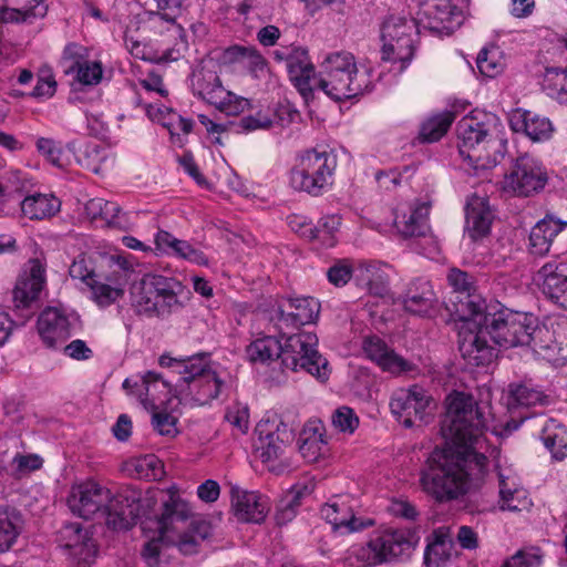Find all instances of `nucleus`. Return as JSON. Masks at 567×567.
Segmentation results:
<instances>
[{
	"mask_svg": "<svg viewBox=\"0 0 567 567\" xmlns=\"http://www.w3.org/2000/svg\"><path fill=\"white\" fill-rule=\"evenodd\" d=\"M485 427V417L474 398L454 392L447 398V411L441 433L446 447L434 450L422 470V489L439 503L465 495L484 476L487 458L476 452Z\"/></svg>",
	"mask_w": 567,
	"mask_h": 567,
	"instance_id": "f257e3e1",
	"label": "nucleus"
},
{
	"mask_svg": "<svg viewBox=\"0 0 567 567\" xmlns=\"http://www.w3.org/2000/svg\"><path fill=\"white\" fill-rule=\"evenodd\" d=\"M466 301L472 318L460 332L458 350L471 367L488 365L501 348L523 347V336L529 329L534 317L524 312H514L499 302L486 303L485 300Z\"/></svg>",
	"mask_w": 567,
	"mask_h": 567,
	"instance_id": "f03ea898",
	"label": "nucleus"
},
{
	"mask_svg": "<svg viewBox=\"0 0 567 567\" xmlns=\"http://www.w3.org/2000/svg\"><path fill=\"white\" fill-rule=\"evenodd\" d=\"M289 79L305 100L315 90L322 91L334 101H343L363 93L367 81L359 74L355 59L350 52H333L323 59L319 73L309 60L308 51L295 49L287 58Z\"/></svg>",
	"mask_w": 567,
	"mask_h": 567,
	"instance_id": "7ed1b4c3",
	"label": "nucleus"
},
{
	"mask_svg": "<svg viewBox=\"0 0 567 567\" xmlns=\"http://www.w3.org/2000/svg\"><path fill=\"white\" fill-rule=\"evenodd\" d=\"M166 494L167 499L163 502V512L157 519L158 537L146 542L141 551L148 567H161L169 547L185 556L195 555L212 536V525L204 519H194L186 527L179 526L190 516V507L181 497L177 486L168 487Z\"/></svg>",
	"mask_w": 567,
	"mask_h": 567,
	"instance_id": "20e7f679",
	"label": "nucleus"
},
{
	"mask_svg": "<svg viewBox=\"0 0 567 567\" xmlns=\"http://www.w3.org/2000/svg\"><path fill=\"white\" fill-rule=\"evenodd\" d=\"M497 115L474 110L457 123L458 152L475 172L495 167L505 155L506 141Z\"/></svg>",
	"mask_w": 567,
	"mask_h": 567,
	"instance_id": "39448f33",
	"label": "nucleus"
},
{
	"mask_svg": "<svg viewBox=\"0 0 567 567\" xmlns=\"http://www.w3.org/2000/svg\"><path fill=\"white\" fill-rule=\"evenodd\" d=\"M161 367L169 368L179 379L176 386L187 392L198 405H204L218 398L224 380L212 368L206 355L176 359L163 354L158 359Z\"/></svg>",
	"mask_w": 567,
	"mask_h": 567,
	"instance_id": "423d86ee",
	"label": "nucleus"
},
{
	"mask_svg": "<svg viewBox=\"0 0 567 567\" xmlns=\"http://www.w3.org/2000/svg\"><path fill=\"white\" fill-rule=\"evenodd\" d=\"M338 156L333 151L310 148L296 157L289 183L297 192L320 196L333 184Z\"/></svg>",
	"mask_w": 567,
	"mask_h": 567,
	"instance_id": "0eeeda50",
	"label": "nucleus"
},
{
	"mask_svg": "<svg viewBox=\"0 0 567 567\" xmlns=\"http://www.w3.org/2000/svg\"><path fill=\"white\" fill-rule=\"evenodd\" d=\"M421 28L416 17L386 16L380 28L382 61L399 64V71L405 70L414 58Z\"/></svg>",
	"mask_w": 567,
	"mask_h": 567,
	"instance_id": "6e6552de",
	"label": "nucleus"
},
{
	"mask_svg": "<svg viewBox=\"0 0 567 567\" xmlns=\"http://www.w3.org/2000/svg\"><path fill=\"white\" fill-rule=\"evenodd\" d=\"M411 545L410 536L404 530H378L368 543L351 546L343 560L349 566H377L402 556L410 550Z\"/></svg>",
	"mask_w": 567,
	"mask_h": 567,
	"instance_id": "1a4fd4ad",
	"label": "nucleus"
},
{
	"mask_svg": "<svg viewBox=\"0 0 567 567\" xmlns=\"http://www.w3.org/2000/svg\"><path fill=\"white\" fill-rule=\"evenodd\" d=\"M179 287L173 278L147 274L132 288V306L138 315L147 317L168 315L179 305Z\"/></svg>",
	"mask_w": 567,
	"mask_h": 567,
	"instance_id": "9d476101",
	"label": "nucleus"
},
{
	"mask_svg": "<svg viewBox=\"0 0 567 567\" xmlns=\"http://www.w3.org/2000/svg\"><path fill=\"white\" fill-rule=\"evenodd\" d=\"M282 368L291 372H305L324 383L329 380V361L318 350V338L311 332L289 336L284 343Z\"/></svg>",
	"mask_w": 567,
	"mask_h": 567,
	"instance_id": "9b49d317",
	"label": "nucleus"
},
{
	"mask_svg": "<svg viewBox=\"0 0 567 567\" xmlns=\"http://www.w3.org/2000/svg\"><path fill=\"white\" fill-rule=\"evenodd\" d=\"M524 346L548 361H567V317L547 318L542 323L529 321V329L523 336Z\"/></svg>",
	"mask_w": 567,
	"mask_h": 567,
	"instance_id": "f8f14e48",
	"label": "nucleus"
},
{
	"mask_svg": "<svg viewBox=\"0 0 567 567\" xmlns=\"http://www.w3.org/2000/svg\"><path fill=\"white\" fill-rule=\"evenodd\" d=\"M215 69L216 64L209 61L193 72V93L227 115H237L244 112L248 101L226 90Z\"/></svg>",
	"mask_w": 567,
	"mask_h": 567,
	"instance_id": "ddd939ff",
	"label": "nucleus"
},
{
	"mask_svg": "<svg viewBox=\"0 0 567 567\" xmlns=\"http://www.w3.org/2000/svg\"><path fill=\"white\" fill-rule=\"evenodd\" d=\"M549 181L545 165L536 157L524 154L513 163L502 182V188L517 197H529L540 193Z\"/></svg>",
	"mask_w": 567,
	"mask_h": 567,
	"instance_id": "4468645a",
	"label": "nucleus"
},
{
	"mask_svg": "<svg viewBox=\"0 0 567 567\" xmlns=\"http://www.w3.org/2000/svg\"><path fill=\"white\" fill-rule=\"evenodd\" d=\"M45 264L39 258L30 259L20 274L13 289L17 324H24L33 316V303L45 287Z\"/></svg>",
	"mask_w": 567,
	"mask_h": 567,
	"instance_id": "2eb2a0df",
	"label": "nucleus"
},
{
	"mask_svg": "<svg viewBox=\"0 0 567 567\" xmlns=\"http://www.w3.org/2000/svg\"><path fill=\"white\" fill-rule=\"evenodd\" d=\"M255 433V454L265 464L280 460L295 437L293 430L276 415L260 420Z\"/></svg>",
	"mask_w": 567,
	"mask_h": 567,
	"instance_id": "dca6fc26",
	"label": "nucleus"
},
{
	"mask_svg": "<svg viewBox=\"0 0 567 567\" xmlns=\"http://www.w3.org/2000/svg\"><path fill=\"white\" fill-rule=\"evenodd\" d=\"M320 311L315 298H282L270 312V321L282 336L301 326L313 322Z\"/></svg>",
	"mask_w": 567,
	"mask_h": 567,
	"instance_id": "f3484780",
	"label": "nucleus"
},
{
	"mask_svg": "<svg viewBox=\"0 0 567 567\" xmlns=\"http://www.w3.org/2000/svg\"><path fill=\"white\" fill-rule=\"evenodd\" d=\"M432 399L420 385L401 388L392 393L390 409L396 420L405 427H412L425 421L430 414Z\"/></svg>",
	"mask_w": 567,
	"mask_h": 567,
	"instance_id": "a211bd4d",
	"label": "nucleus"
},
{
	"mask_svg": "<svg viewBox=\"0 0 567 567\" xmlns=\"http://www.w3.org/2000/svg\"><path fill=\"white\" fill-rule=\"evenodd\" d=\"M111 491L97 482L85 481L72 486L68 496L70 511L84 519L100 515L105 518Z\"/></svg>",
	"mask_w": 567,
	"mask_h": 567,
	"instance_id": "6ab92c4d",
	"label": "nucleus"
},
{
	"mask_svg": "<svg viewBox=\"0 0 567 567\" xmlns=\"http://www.w3.org/2000/svg\"><path fill=\"white\" fill-rule=\"evenodd\" d=\"M416 19L423 29L451 34L463 23V13L451 0H425L420 3Z\"/></svg>",
	"mask_w": 567,
	"mask_h": 567,
	"instance_id": "aec40b11",
	"label": "nucleus"
},
{
	"mask_svg": "<svg viewBox=\"0 0 567 567\" xmlns=\"http://www.w3.org/2000/svg\"><path fill=\"white\" fill-rule=\"evenodd\" d=\"M141 491L124 486L116 494L111 492L106 507L105 523L113 529H128L141 517Z\"/></svg>",
	"mask_w": 567,
	"mask_h": 567,
	"instance_id": "412c9836",
	"label": "nucleus"
},
{
	"mask_svg": "<svg viewBox=\"0 0 567 567\" xmlns=\"http://www.w3.org/2000/svg\"><path fill=\"white\" fill-rule=\"evenodd\" d=\"M357 501L349 495L336 496L321 507L320 514L333 530L351 534L373 525L372 519H362L354 514Z\"/></svg>",
	"mask_w": 567,
	"mask_h": 567,
	"instance_id": "4be33fe9",
	"label": "nucleus"
},
{
	"mask_svg": "<svg viewBox=\"0 0 567 567\" xmlns=\"http://www.w3.org/2000/svg\"><path fill=\"white\" fill-rule=\"evenodd\" d=\"M58 542L81 567H89L97 553L89 532L80 523H66L58 532Z\"/></svg>",
	"mask_w": 567,
	"mask_h": 567,
	"instance_id": "5701e85b",
	"label": "nucleus"
},
{
	"mask_svg": "<svg viewBox=\"0 0 567 567\" xmlns=\"http://www.w3.org/2000/svg\"><path fill=\"white\" fill-rule=\"evenodd\" d=\"M362 349L365 355L375 362L382 371L392 375L409 374L417 371L415 363L398 354L377 336L367 337L363 340Z\"/></svg>",
	"mask_w": 567,
	"mask_h": 567,
	"instance_id": "b1692460",
	"label": "nucleus"
},
{
	"mask_svg": "<svg viewBox=\"0 0 567 567\" xmlns=\"http://www.w3.org/2000/svg\"><path fill=\"white\" fill-rule=\"evenodd\" d=\"M430 208L431 204L427 202H415L406 209L398 207L393 220L398 234L403 238L426 237L431 231Z\"/></svg>",
	"mask_w": 567,
	"mask_h": 567,
	"instance_id": "393cba45",
	"label": "nucleus"
},
{
	"mask_svg": "<svg viewBox=\"0 0 567 567\" xmlns=\"http://www.w3.org/2000/svg\"><path fill=\"white\" fill-rule=\"evenodd\" d=\"M499 507L502 511L520 512L528 509L532 501L522 486L519 477L511 467H497Z\"/></svg>",
	"mask_w": 567,
	"mask_h": 567,
	"instance_id": "a878e982",
	"label": "nucleus"
},
{
	"mask_svg": "<svg viewBox=\"0 0 567 567\" xmlns=\"http://www.w3.org/2000/svg\"><path fill=\"white\" fill-rule=\"evenodd\" d=\"M231 505L235 516L245 523L260 524L270 511V502L267 496L238 487H231Z\"/></svg>",
	"mask_w": 567,
	"mask_h": 567,
	"instance_id": "bb28decb",
	"label": "nucleus"
},
{
	"mask_svg": "<svg viewBox=\"0 0 567 567\" xmlns=\"http://www.w3.org/2000/svg\"><path fill=\"white\" fill-rule=\"evenodd\" d=\"M115 261L118 270L113 271L104 281L94 279L89 286L92 291V299L102 308L109 307L124 295L130 265L121 257H117Z\"/></svg>",
	"mask_w": 567,
	"mask_h": 567,
	"instance_id": "cd10ccee",
	"label": "nucleus"
},
{
	"mask_svg": "<svg viewBox=\"0 0 567 567\" xmlns=\"http://www.w3.org/2000/svg\"><path fill=\"white\" fill-rule=\"evenodd\" d=\"M123 388L127 390L128 393L136 395L146 410L152 411L156 409V401L161 399V394H166L171 391L169 383L154 371H147L145 374L138 377L137 380L132 378L125 379Z\"/></svg>",
	"mask_w": 567,
	"mask_h": 567,
	"instance_id": "c85d7f7f",
	"label": "nucleus"
},
{
	"mask_svg": "<svg viewBox=\"0 0 567 567\" xmlns=\"http://www.w3.org/2000/svg\"><path fill=\"white\" fill-rule=\"evenodd\" d=\"M437 298L429 280H412L403 296L402 305L405 311L420 317H431L435 313Z\"/></svg>",
	"mask_w": 567,
	"mask_h": 567,
	"instance_id": "c756f323",
	"label": "nucleus"
},
{
	"mask_svg": "<svg viewBox=\"0 0 567 567\" xmlns=\"http://www.w3.org/2000/svg\"><path fill=\"white\" fill-rule=\"evenodd\" d=\"M37 327L41 339L50 348L70 336L69 318L56 307L45 308L38 318Z\"/></svg>",
	"mask_w": 567,
	"mask_h": 567,
	"instance_id": "7c9ffc66",
	"label": "nucleus"
},
{
	"mask_svg": "<svg viewBox=\"0 0 567 567\" xmlns=\"http://www.w3.org/2000/svg\"><path fill=\"white\" fill-rule=\"evenodd\" d=\"M564 264L548 262L544 265L538 277L542 280L543 293L555 305L567 310V275Z\"/></svg>",
	"mask_w": 567,
	"mask_h": 567,
	"instance_id": "2f4dec72",
	"label": "nucleus"
},
{
	"mask_svg": "<svg viewBox=\"0 0 567 567\" xmlns=\"http://www.w3.org/2000/svg\"><path fill=\"white\" fill-rule=\"evenodd\" d=\"M514 132L524 133L534 142H544L551 137L554 127L549 118L532 111H515L509 118Z\"/></svg>",
	"mask_w": 567,
	"mask_h": 567,
	"instance_id": "473e14b6",
	"label": "nucleus"
},
{
	"mask_svg": "<svg viewBox=\"0 0 567 567\" xmlns=\"http://www.w3.org/2000/svg\"><path fill=\"white\" fill-rule=\"evenodd\" d=\"M326 430L321 421L311 420L307 422L300 432L298 449L302 457L309 462H317L328 452Z\"/></svg>",
	"mask_w": 567,
	"mask_h": 567,
	"instance_id": "72a5a7b5",
	"label": "nucleus"
},
{
	"mask_svg": "<svg viewBox=\"0 0 567 567\" xmlns=\"http://www.w3.org/2000/svg\"><path fill=\"white\" fill-rule=\"evenodd\" d=\"M494 215L484 198L475 197L466 206L465 235L478 241L491 231Z\"/></svg>",
	"mask_w": 567,
	"mask_h": 567,
	"instance_id": "f704fd0d",
	"label": "nucleus"
},
{
	"mask_svg": "<svg viewBox=\"0 0 567 567\" xmlns=\"http://www.w3.org/2000/svg\"><path fill=\"white\" fill-rule=\"evenodd\" d=\"M450 286L457 293L456 301L454 302L455 315L465 323L472 318V308L468 307L466 301H475L474 299L483 300L480 296L474 295L475 290L472 277L460 269H451L447 275Z\"/></svg>",
	"mask_w": 567,
	"mask_h": 567,
	"instance_id": "c9c22d12",
	"label": "nucleus"
},
{
	"mask_svg": "<svg viewBox=\"0 0 567 567\" xmlns=\"http://www.w3.org/2000/svg\"><path fill=\"white\" fill-rule=\"evenodd\" d=\"M354 280L373 296L384 297L389 292V276L377 262L360 261L354 268Z\"/></svg>",
	"mask_w": 567,
	"mask_h": 567,
	"instance_id": "e433bc0d",
	"label": "nucleus"
},
{
	"mask_svg": "<svg viewBox=\"0 0 567 567\" xmlns=\"http://www.w3.org/2000/svg\"><path fill=\"white\" fill-rule=\"evenodd\" d=\"M567 226L553 217L539 220L529 234V250L534 255L543 256L549 251L553 239Z\"/></svg>",
	"mask_w": 567,
	"mask_h": 567,
	"instance_id": "4c0bfd02",
	"label": "nucleus"
},
{
	"mask_svg": "<svg viewBox=\"0 0 567 567\" xmlns=\"http://www.w3.org/2000/svg\"><path fill=\"white\" fill-rule=\"evenodd\" d=\"M24 528L22 514L9 506H0V553L8 551Z\"/></svg>",
	"mask_w": 567,
	"mask_h": 567,
	"instance_id": "58836bf2",
	"label": "nucleus"
},
{
	"mask_svg": "<svg viewBox=\"0 0 567 567\" xmlns=\"http://www.w3.org/2000/svg\"><path fill=\"white\" fill-rule=\"evenodd\" d=\"M540 440L556 460L567 457V427L555 419H547L540 432Z\"/></svg>",
	"mask_w": 567,
	"mask_h": 567,
	"instance_id": "ea45409f",
	"label": "nucleus"
},
{
	"mask_svg": "<svg viewBox=\"0 0 567 567\" xmlns=\"http://www.w3.org/2000/svg\"><path fill=\"white\" fill-rule=\"evenodd\" d=\"M250 362L268 364L277 359L282 361L284 344L272 336L252 341L246 349Z\"/></svg>",
	"mask_w": 567,
	"mask_h": 567,
	"instance_id": "a19ab883",
	"label": "nucleus"
},
{
	"mask_svg": "<svg viewBox=\"0 0 567 567\" xmlns=\"http://www.w3.org/2000/svg\"><path fill=\"white\" fill-rule=\"evenodd\" d=\"M229 62L243 64L255 78L260 76L266 70L267 61L254 47L234 45L225 51Z\"/></svg>",
	"mask_w": 567,
	"mask_h": 567,
	"instance_id": "79ce46f5",
	"label": "nucleus"
},
{
	"mask_svg": "<svg viewBox=\"0 0 567 567\" xmlns=\"http://www.w3.org/2000/svg\"><path fill=\"white\" fill-rule=\"evenodd\" d=\"M550 398L542 390L529 384H512L508 390V406L511 409L524 406L548 405Z\"/></svg>",
	"mask_w": 567,
	"mask_h": 567,
	"instance_id": "37998d69",
	"label": "nucleus"
},
{
	"mask_svg": "<svg viewBox=\"0 0 567 567\" xmlns=\"http://www.w3.org/2000/svg\"><path fill=\"white\" fill-rule=\"evenodd\" d=\"M60 209V202L43 194L27 196L21 202V212L29 219H44L53 216Z\"/></svg>",
	"mask_w": 567,
	"mask_h": 567,
	"instance_id": "c03bdc74",
	"label": "nucleus"
},
{
	"mask_svg": "<svg viewBox=\"0 0 567 567\" xmlns=\"http://www.w3.org/2000/svg\"><path fill=\"white\" fill-rule=\"evenodd\" d=\"M126 470L140 480L158 481L164 476V465L154 454L131 458L126 463Z\"/></svg>",
	"mask_w": 567,
	"mask_h": 567,
	"instance_id": "a18cd8bd",
	"label": "nucleus"
},
{
	"mask_svg": "<svg viewBox=\"0 0 567 567\" xmlns=\"http://www.w3.org/2000/svg\"><path fill=\"white\" fill-rule=\"evenodd\" d=\"M454 120L455 114L451 111H444L429 117L420 127L419 140L422 143L439 141L446 134Z\"/></svg>",
	"mask_w": 567,
	"mask_h": 567,
	"instance_id": "49530a36",
	"label": "nucleus"
},
{
	"mask_svg": "<svg viewBox=\"0 0 567 567\" xmlns=\"http://www.w3.org/2000/svg\"><path fill=\"white\" fill-rule=\"evenodd\" d=\"M542 85L548 96L567 105V69L546 66Z\"/></svg>",
	"mask_w": 567,
	"mask_h": 567,
	"instance_id": "de8ad7c7",
	"label": "nucleus"
},
{
	"mask_svg": "<svg viewBox=\"0 0 567 567\" xmlns=\"http://www.w3.org/2000/svg\"><path fill=\"white\" fill-rule=\"evenodd\" d=\"M85 213L92 220H103L107 226H120L121 207L115 202L92 198L85 204Z\"/></svg>",
	"mask_w": 567,
	"mask_h": 567,
	"instance_id": "09e8293b",
	"label": "nucleus"
},
{
	"mask_svg": "<svg viewBox=\"0 0 567 567\" xmlns=\"http://www.w3.org/2000/svg\"><path fill=\"white\" fill-rule=\"evenodd\" d=\"M47 6L43 0H32L29 7L23 9L2 8L0 10V22H27L32 23L38 18H43L47 14Z\"/></svg>",
	"mask_w": 567,
	"mask_h": 567,
	"instance_id": "8fccbe9b",
	"label": "nucleus"
},
{
	"mask_svg": "<svg viewBox=\"0 0 567 567\" xmlns=\"http://www.w3.org/2000/svg\"><path fill=\"white\" fill-rule=\"evenodd\" d=\"M340 225L341 217L339 215H328L322 217L315 227L303 223L300 224L298 228H295V226L291 227L310 239H326V237H332Z\"/></svg>",
	"mask_w": 567,
	"mask_h": 567,
	"instance_id": "3c124183",
	"label": "nucleus"
},
{
	"mask_svg": "<svg viewBox=\"0 0 567 567\" xmlns=\"http://www.w3.org/2000/svg\"><path fill=\"white\" fill-rule=\"evenodd\" d=\"M90 58V50L78 43L69 42L62 50L59 64L66 75L74 72Z\"/></svg>",
	"mask_w": 567,
	"mask_h": 567,
	"instance_id": "603ef678",
	"label": "nucleus"
},
{
	"mask_svg": "<svg viewBox=\"0 0 567 567\" xmlns=\"http://www.w3.org/2000/svg\"><path fill=\"white\" fill-rule=\"evenodd\" d=\"M476 65L481 74L495 78L504 70L505 62L497 47L484 48L477 55Z\"/></svg>",
	"mask_w": 567,
	"mask_h": 567,
	"instance_id": "864d4df0",
	"label": "nucleus"
},
{
	"mask_svg": "<svg viewBox=\"0 0 567 567\" xmlns=\"http://www.w3.org/2000/svg\"><path fill=\"white\" fill-rule=\"evenodd\" d=\"M35 148L51 165L61 169L66 166L64 151L60 142L50 137H38Z\"/></svg>",
	"mask_w": 567,
	"mask_h": 567,
	"instance_id": "5fc2aeb1",
	"label": "nucleus"
},
{
	"mask_svg": "<svg viewBox=\"0 0 567 567\" xmlns=\"http://www.w3.org/2000/svg\"><path fill=\"white\" fill-rule=\"evenodd\" d=\"M158 111L164 114L162 117L163 125L168 130L172 137H177L176 142L182 146L183 140L181 138V133L187 135L192 132L193 120L183 117L171 109H165V111L158 109Z\"/></svg>",
	"mask_w": 567,
	"mask_h": 567,
	"instance_id": "6e6d98bb",
	"label": "nucleus"
},
{
	"mask_svg": "<svg viewBox=\"0 0 567 567\" xmlns=\"http://www.w3.org/2000/svg\"><path fill=\"white\" fill-rule=\"evenodd\" d=\"M543 551L538 547H526L517 550L505 560L503 567H540Z\"/></svg>",
	"mask_w": 567,
	"mask_h": 567,
	"instance_id": "4d7b16f0",
	"label": "nucleus"
},
{
	"mask_svg": "<svg viewBox=\"0 0 567 567\" xmlns=\"http://www.w3.org/2000/svg\"><path fill=\"white\" fill-rule=\"evenodd\" d=\"M75 80L83 85H97L103 75V68L100 61L89 59L74 72Z\"/></svg>",
	"mask_w": 567,
	"mask_h": 567,
	"instance_id": "13d9d810",
	"label": "nucleus"
},
{
	"mask_svg": "<svg viewBox=\"0 0 567 567\" xmlns=\"http://www.w3.org/2000/svg\"><path fill=\"white\" fill-rule=\"evenodd\" d=\"M332 424L340 432L352 434L359 426V417L349 406H340L332 414Z\"/></svg>",
	"mask_w": 567,
	"mask_h": 567,
	"instance_id": "bf43d9fd",
	"label": "nucleus"
},
{
	"mask_svg": "<svg viewBox=\"0 0 567 567\" xmlns=\"http://www.w3.org/2000/svg\"><path fill=\"white\" fill-rule=\"evenodd\" d=\"M156 2L157 12L155 17L168 23H175L179 16L185 0H154Z\"/></svg>",
	"mask_w": 567,
	"mask_h": 567,
	"instance_id": "052dcab7",
	"label": "nucleus"
},
{
	"mask_svg": "<svg viewBox=\"0 0 567 567\" xmlns=\"http://www.w3.org/2000/svg\"><path fill=\"white\" fill-rule=\"evenodd\" d=\"M172 251L189 261H193L197 265H207V257L203 251L195 249L189 243L185 240L177 239L175 246H173Z\"/></svg>",
	"mask_w": 567,
	"mask_h": 567,
	"instance_id": "680f3d73",
	"label": "nucleus"
},
{
	"mask_svg": "<svg viewBox=\"0 0 567 567\" xmlns=\"http://www.w3.org/2000/svg\"><path fill=\"white\" fill-rule=\"evenodd\" d=\"M69 274L72 279H78L87 286L95 279L94 271L84 256H79L73 260L69 268Z\"/></svg>",
	"mask_w": 567,
	"mask_h": 567,
	"instance_id": "e2e57ef3",
	"label": "nucleus"
},
{
	"mask_svg": "<svg viewBox=\"0 0 567 567\" xmlns=\"http://www.w3.org/2000/svg\"><path fill=\"white\" fill-rule=\"evenodd\" d=\"M176 417L167 412H154L152 424L161 435L174 436L177 433Z\"/></svg>",
	"mask_w": 567,
	"mask_h": 567,
	"instance_id": "0e129e2a",
	"label": "nucleus"
},
{
	"mask_svg": "<svg viewBox=\"0 0 567 567\" xmlns=\"http://www.w3.org/2000/svg\"><path fill=\"white\" fill-rule=\"evenodd\" d=\"M327 276L332 285L341 287L344 286L352 276L354 277V269H352L347 262L342 261L332 266L328 270Z\"/></svg>",
	"mask_w": 567,
	"mask_h": 567,
	"instance_id": "69168bd1",
	"label": "nucleus"
},
{
	"mask_svg": "<svg viewBox=\"0 0 567 567\" xmlns=\"http://www.w3.org/2000/svg\"><path fill=\"white\" fill-rule=\"evenodd\" d=\"M56 81L50 70L39 75L31 95L34 97H51L55 93Z\"/></svg>",
	"mask_w": 567,
	"mask_h": 567,
	"instance_id": "338daca9",
	"label": "nucleus"
},
{
	"mask_svg": "<svg viewBox=\"0 0 567 567\" xmlns=\"http://www.w3.org/2000/svg\"><path fill=\"white\" fill-rule=\"evenodd\" d=\"M272 125V120L262 112L255 115H248L240 118L239 126L246 131L251 132L256 130H267Z\"/></svg>",
	"mask_w": 567,
	"mask_h": 567,
	"instance_id": "774afa93",
	"label": "nucleus"
}]
</instances>
